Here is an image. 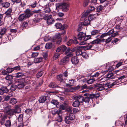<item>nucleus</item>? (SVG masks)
<instances>
[{"label":"nucleus","mask_w":127,"mask_h":127,"mask_svg":"<svg viewBox=\"0 0 127 127\" xmlns=\"http://www.w3.org/2000/svg\"><path fill=\"white\" fill-rule=\"evenodd\" d=\"M3 108L6 114L10 116L21 112V108L17 105L16 106L14 109H11V106L9 104H7V105Z\"/></svg>","instance_id":"obj_1"},{"label":"nucleus","mask_w":127,"mask_h":127,"mask_svg":"<svg viewBox=\"0 0 127 127\" xmlns=\"http://www.w3.org/2000/svg\"><path fill=\"white\" fill-rule=\"evenodd\" d=\"M90 35H86V33L83 32H80L77 36L76 39L79 40H84L86 41L88 39H90L91 38Z\"/></svg>","instance_id":"obj_2"},{"label":"nucleus","mask_w":127,"mask_h":127,"mask_svg":"<svg viewBox=\"0 0 127 127\" xmlns=\"http://www.w3.org/2000/svg\"><path fill=\"white\" fill-rule=\"evenodd\" d=\"M31 15V11L29 9H27L25 11L24 13L21 15L18 19L20 21H22L25 20L27 18L29 17Z\"/></svg>","instance_id":"obj_3"},{"label":"nucleus","mask_w":127,"mask_h":127,"mask_svg":"<svg viewBox=\"0 0 127 127\" xmlns=\"http://www.w3.org/2000/svg\"><path fill=\"white\" fill-rule=\"evenodd\" d=\"M75 118L74 115L72 113H68L65 118L64 121L66 124H69L71 121L73 120Z\"/></svg>","instance_id":"obj_4"},{"label":"nucleus","mask_w":127,"mask_h":127,"mask_svg":"<svg viewBox=\"0 0 127 127\" xmlns=\"http://www.w3.org/2000/svg\"><path fill=\"white\" fill-rule=\"evenodd\" d=\"M42 15V14H34V18L32 20L33 23H36L39 22L41 19L40 17Z\"/></svg>","instance_id":"obj_5"},{"label":"nucleus","mask_w":127,"mask_h":127,"mask_svg":"<svg viewBox=\"0 0 127 127\" xmlns=\"http://www.w3.org/2000/svg\"><path fill=\"white\" fill-rule=\"evenodd\" d=\"M74 51L73 50H71L69 48H67L65 53V54L66 55L65 57L68 58L69 57L73 56L74 55L73 53Z\"/></svg>","instance_id":"obj_6"},{"label":"nucleus","mask_w":127,"mask_h":127,"mask_svg":"<svg viewBox=\"0 0 127 127\" xmlns=\"http://www.w3.org/2000/svg\"><path fill=\"white\" fill-rule=\"evenodd\" d=\"M66 47L64 45H61L57 48L56 50V52L61 54L63 52L65 51L66 50Z\"/></svg>","instance_id":"obj_7"},{"label":"nucleus","mask_w":127,"mask_h":127,"mask_svg":"<svg viewBox=\"0 0 127 127\" xmlns=\"http://www.w3.org/2000/svg\"><path fill=\"white\" fill-rule=\"evenodd\" d=\"M46 16V17L47 22L48 25H50L53 24L54 22V19L52 18V15H51L47 16L46 15H45L44 16Z\"/></svg>","instance_id":"obj_8"},{"label":"nucleus","mask_w":127,"mask_h":127,"mask_svg":"<svg viewBox=\"0 0 127 127\" xmlns=\"http://www.w3.org/2000/svg\"><path fill=\"white\" fill-rule=\"evenodd\" d=\"M25 82V79L23 78L20 80L19 82L18 85H17V88L21 89L25 86L24 83Z\"/></svg>","instance_id":"obj_9"},{"label":"nucleus","mask_w":127,"mask_h":127,"mask_svg":"<svg viewBox=\"0 0 127 127\" xmlns=\"http://www.w3.org/2000/svg\"><path fill=\"white\" fill-rule=\"evenodd\" d=\"M105 39L103 38H98L94 40L90 43V44L94 45V44H97L101 42L104 41Z\"/></svg>","instance_id":"obj_10"},{"label":"nucleus","mask_w":127,"mask_h":127,"mask_svg":"<svg viewBox=\"0 0 127 127\" xmlns=\"http://www.w3.org/2000/svg\"><path fill=\"white\" fill-rule=\"evenodd\" d=\"M73 98L75 100H76L80 103L83 102L84 97L82 96H74Z\"/></svg>","instance_id":"obj_11"},{"label":"nucleus","mask_w":127,"mask_h":127,"mask_svg":"<svg viewBox=\"0 0 127 127\" xmlns=\"http://www.w3.org/2000/svg\"><path fill=\"white\" fill-rule=\"evenodd\" d=\"M51 5V4L49 3H48L45 6V9H44V11H43L42 13L43 14V16H44L46 14H45V13H49V12H50V10L49 7V6Z\"/></svg>","instance_id":"obj_12"},{"label":"nucleus","mask_w":127,"mask_h":127,"mask_svg":"<svg viewBox=\"0 0 127 127\" xmlns=\"http://www.w3.org/2000/svg\"><path fill=\"white\" fill-rule=\"evenodd\" d=\"M94 86L96 88L97 90L98 91H102L105 89L104 85L102 84L97 83Z\"/></svg>","instance_id":"obj_13"},{"label":"nucleus","mask_w":127,"mask_h":127,"mask_svg":"<svg viewBox=\"0 0 127 127\" xmlns=\"http://www.w3.org/2000/svg\"><path fill=\"white\" fill-rule=\"evenodd\" d=\"M69 58L64 57L63 59H61L60 62L59 64L60 65H64L67 64L69 62Z\"/></svg>","instance_id":"obj_14"},{"label":"nucleus","mask_w":127,"mask_h":127,"mask_svg":"<svg viewBox=\"0 0 127 127\" xmlns=\"http://www.w3.org/2000/svg\"><path fill=\"white\" fill-rule=\"evenodd\" d=\"M69 5L67 3H63V4L62 10L63 12L67 11L69 10Z\"/></svg>","instance_id":"obj_15"},{"label":"nucleus","mask_w":127,"mask_h":127,"mask_svg":"<svg viewBox=\"0 0 127 127\" xmlns=\"http://www.w3.org/2000/svg\"><path fill=\"white\" fill-rule=\"evenodd\" d=\"M56 28L57 29L64 30L66 28V26L65 25H62V24L60 23H57L55 25Z\"/></svg>","instance_id":"obj_16"},{"label":"nucleus","mask_w":127,"mask_h":127,"mask_svg":"<svg viewBox=\"0 0 127 127\" xmlns=\"http://www.w3.org/2000/svg\"><path fill=\"white\" fill-rule=\"evenodd\" d=\"M72 63L74 64H77L79 62V60L77 56H74L72 57L71 59Z\"/></svg>","instance_id":"obj_17"},{"label":"nucleus","mask_w":127,"mask_h":127,"mask_svg":"<svg viewBox=\"0 0 127 127\" xmlns=\"http://www.w3.org/2000/svg\"><path fill=\"white\" fill-rule=\"evenodd\" d=\"M12 11V8H9L8 9L5 13L6 15L5 17H11Z\"/></svg>","instance_id":"obj_18"},{"label":"nucleus","mask_w":127,"mask_h":127,"mask_svg":"<svg viewBox=\"0 0 127 127\" xmlns=\"http://www.w3.org/2000/svg\"><path fill=\"white\" fill-rule=\"evenodd\" d=\"M82 46H79L77 47V50L76 51V54L77 56L82 55L83 53L81 51V49H83Z\"/></svg>","instance_id":"obj_19"},{"label":"nucleus","mask_w":127,"mask_h":127,"mask_svg":"<svg viewBox=\"0 0 127 127\" xmlns=\"http://www.w3.org/2000/svg\"><path fill=\"white\" fill-rule=\"evenodd\" d=\"M78 43V42L76 40H73L70 39L67 42V45L70 46L73 43L77 44Z\"/></svg>","instance_id":"obj_20"},{"label":"nucleus","mask_w":127,"mask_h":127,"mask_svg":"<svg viewBox=\"0 0 127 127\" xmlns=\"http://www.w3.org/2000/svg\"><path fill=\"white\" fill-rule=\"evenodd\" d=\"M14 3H21L20 4L21 5L22 7H24L26 5V3L24 2H22L21 0H11Z\"/></svg>","instance_id":"obj_21"},{"label":"nucleus","mask_w":127,"mask_h":127,"mask_svg":"<svg viewBox=\"0 0 127 127\" xmlns=\"http://www.w3.org/2000/svg\"><path fill=\"white\" fill-rule=\"evenodd\" d=\"M8 92L7 89L5 87H3L0 89V95H2L4 93Z\"/></svg>","instance_id":"obj_22"},{"label":"nucleus","mask_w":127,"mask_h":127,"mask_svg":"<svg viewBox=\"0 0 127 127\" xmlns=\"http://www.w3.org/2000/svg\"><path fill=\"white\" fill-rule=\"evenodd\" d=\"M46 99V97L45 96H41L38 99V101L40 103H43L44 102Z\"/></svg>","instance_id":"obj_23"},{"label":"nucleus","mask_w":127,"mask_h":127,"mask_svg":"<svg viewBox=\"0 0 127 127\" xmlns=\"http://www.w3.org/2000/svg\"><path fill=\"white\" fill-rule=\"evenodd\" d=\"M7 118L6 116H4L1 119L0 121V123L1 125H4L5 124L4 122Z\"/></svg>","instance_id":"obj_24"},{"label":"nucleus","mask_w":127,"mask_h":127,"mask_svg":"<svg viewBox=\"0 0 127 127\" xmlns=\"http://www.w3.org/2000/svg\"><path fill=\"white\" fill-rule=\"evenodd\" d=\"M43 58L42 57H39L35 58L34 60V62L35 63H39L42 61Z\"/></svg>","instance_id":"obj_25"},{"label":"nucleus","mask_w":127,"mask_h":127,"mask_svg":"<svg viewBox=\"0 0 127 127\" xmlns=\"http://www.w3.org/2000/svg\"><path fill=\"white\" fill-rule=\"evenodd\" d=\"M113 75V74L112 73H108L106 76V78L107 79H112L114 78Z\"/></svg>","instance_id":"obj_26"},{"label":"nucleus","mask_w":127,"mask_h":127,"mask_svg":"<svg viewBox=\"0 0 127 127\" xmlns=\"http://www.w3.org/2000/svg\"><path fill=\"white\" fill-rule=\"evenodd\" d=\"M50 88H54L58 87V86L54 82H52L49 85Z\"/></svg>","instance_id":"obj_27"},{"label":"nucleus","mask_w":127,"mask_h":127,"mask_svg":"<svg viewBox=\"0 0 127 127\" xmlns=\"http://www.w3.org/2000/svg\"><path fill=\"white\" fill-rule=\"evenodd\" d=\"M91 44H90V45L89 44L85 46H82L83 47V49H84L85 50L90 49L92 47L93 45Z\"/></svg>","instance_id":"obj_28"},{"label":"nucleus","mask_w":127,"mask_h":127,"mask_svg":"<svg viewBox=\"0 0 127 127\" xmlns=\"http://www.w3.org/2000/svg\"><path fill=\"white\" fill-rule=\"evenodd\" d=\"M24 75V74L22 72H18L15 74V77L16 78H20Z\"/></svg>","instance_id":"obj_29"},{"label":"nucleus","mask_w":127,"mask_h":127,"mask_svg":"<svg viewBox=\"0 0 127 127\" xmlns=\"http://www.w3.org/2000/svg\"><path fill=\"white\" fill-rule=\"evenodd\" d=\"M58 92L57 91H53L52 92H50V91H46V95H56V94Z\"/></svg>","instance_id":"obj_30"},{"label":"nucleus","mask_w":127,"mask_h":127,"mask_svg":"<svg viewBox=\"0 0 127 127\" xmlns=\"http://www.w3.org/2000/svg\"><path fill=\"white\" fill-rule=\"evenodd\" d=\"M58 79L61 82H63L64 81V77L62 74H60L57 76Z\"/></svg>","instance_id":"obj_31"},{"label":"nucleus","mask_w":127,"mask_h":127,"mask_svg":"<svg viewBox=\"0 0 127 127\" xmlns=\"http://www.w3.org/2000/svg\"><path fill=\"white\" fill-rule=\"evenodd\" d=\"M4 125L6 127H10L11 125V122L10 120H6Z\"/></svg>","instance_id":"obj_32"},{"label":"nucleus","mask_w":127,"mask_h":127,"mask_svg":"<svg viewBox=\"0 0 127 127\" xmlns=\"http://www.w3.org/2000/svg\"><path fill=\"white\" fill-rule=\"evenodd\" d=\"M52 46V44L51 43H48L46 44L45 47L47 49H50Z\"/></svg>","instance_id":"obj_33"},{"label":"nucleus","mask_w":127,"mask_h":127,"mask_svg":"<svg viewBox=\"0 0 127 127\" xmlns=\"http://www.w3.org/2000/svg\"><path fill=\"white\" fill-rule=\"evenodd\" d=\"M56 9L58 10L59 9H62V8L63 4H61L59 3H56L55 4Z\"/></svg>","instance_id":"obj_34"},{"label":"nucleus","mask_w":127,"mask_h":127,"mask_svg":"<svg viewBox=\"0 0 127 127\" xmlns=\"http://www.w3.org/2000/svg\"><path fill=\"white\" fill-rule=\"evenodd\" d=\"M17 102V99L15 98H13L11 99L10 101V103L12 104H15Z\"/></svg>","instance_id":"obj_35"},{"label":"nucleus","mask_w":127,"mask_h":127,"mask_svg":"<svg viewBox=\"0 0 127 127\" xmlns=\"http://www.w3.org/2000/svg\"><path fill=\"white\" fill-rule=\"evenodd\" d=\"M80 104V103L77 100H75L72 104V105L74 107H78Z\"/></svg>","instance_id":"obj_36"},{"label":"nucleus","mask_w":127,"mask_h":127,"mask_svg":"<svg viewBox=\"0 0 127 127\" xmlns=\"http://www.w3.org/2000/svg\"><path fill=\"white\" fill-rule=\"evenodd\" d=\"M83 24L84 26H87L90 24V21L88 19H86L85 20L84 22L83 23Z\"/></svg>","instance_id":"obj_37"},{"label":"nucleus","mask_w":127,"mask_h":127,"mask_svg":"<svg viewBox=\"0 0 127 127\" xmlns=\"http://www.w3.org/2000/svg\"><path fill=\"white\" fill-rule=\"evenodd\" d=\"M10 4L8 2H6L2 4V7L5 8H7L10 6Z\"/></svg>","instance_id":"obj_38"},{"label":"nucleus","mask_w":127,"mask_h":127,"mask_svg":"<svg viewBox=\"0 0 127 127\" xmlns=\"http://www.w3.org/2000/svg\"><path fill=\"white\" fill-rule=\"evenodd\" d=\"M119 80H118V79L117 80L115 81V82L113 83L112 84H110L111 86H113L114 85H118L119 84L121 83V82H120V81H119Z\"/></svg>","instance_id":"obj_39"},{"label":"nucleus","mask_w":127,"mask_h":127,"mask_svg":"<svg viewBox=\"0 0 127 127\" xmlns=\"http://www.w3.org/2000/svg\"><path fill=\"white\" fill-rule=\"evenodd\" d=\"M103 6L100 5L96 7V10L97 12H99L103 9Z\"/></svg>","instance_id":"obj_40"},{"label":"nucleus","mask_w":127,"mask_h":127,"mask_svg":"<svg viewBox=\"0 0 127 127\" xmlns=\"http://www.w3.org/2000/svg\"><path fill=\"white\" fill-rule=\"evenodd\" d=\"M25 113L27 114L31 115L32 114V110L31 109H27L25 111Z\"/></svg>","instance_id":"obj_41"},{"label":"nucleus","mask_w":127,"mask_h":127,"mask_svg":"<svg viewBox=\"0 0 127 127\" xmlns=\"http://www.w3.org/2000/svg\"><path fill=\"white\" fill-rule=\"evenodd\" d=\"M23 115L22 114H21L19 115L18 119V121L19 122H23Z\"/></svg>","instance_id":"obj_42"},{"label":"nucleus","mask_w":127,"mask_h":127,"mask_svg":"<svg viewBox=\"0 0 127 127\" xmlns=\"http://www.w3.org/2000/svg\"><path fill=\"white\" fill-rule=\"evenodd\" d=\"M17 88V85L14 84L11 85L10 89L11 91H15Z\"/></svg>","instance_id":"obj_43"},{"label":"nucleus","mask_w":127,"mask_h":127,"mask_svg":"<svg viewBox=\"0 0 127 127\" xmlns=\"http://www.w3.org/2000/svg\"><path fill=\"white\" fill-rule=\"evenodd\" d=\"M88 14V13L87 12H86L81 17V19H85L86 18V17L87 16Z\"/></svg>","instance_id":"obj_44"},{"label":"nucleus","mask_w":127,"mask_h":127,"mask_svg":"<svg viewBox=\"0 0 127 127\" xmlns=\"http://www.w3.org/2000/svg\"><path fill=\"white\" fill-rule=\"evenodd\" d=\"M2 36L6 32V29L4 28H3L0 31Z\"/></svg>","instance_id":"obj_45"},{"label":"nucleus","mask_w":127,"mask_h":127,"mask_svg":"<svg viewBox=\"0 0 127 127\" xmlns=\"http://www.w3.org/2000/svg\"><path fill=\"white\" fill-rule=\"evenodd\" d=\"M13 78V76L11 75H8L5 77L6 79L8 80H11Z\"/></svg>","instance_id":"obj_46"},{"label":"nucleus","mask_w":127,"mask_h":127,"mask_svg":"<svg viewBox=\"0 0 127 127\" xmlns=\"http://www.w3.org/2000/svg\"><path fill=\"white\" fill-rule=\"evenodd\" d=\"M43 73V72L42 71H40L38 72L36 75V78H38L41 77Z\"/></svg>","instance_id":"obj_47"},{"label":"nucleus","mask_w":127,"mask_h":127,"mask_svg":"<svg viewBox=\"0 0 127 127\" xmlns=\"http://www.w3.org/2000/svg\"><path fill=\"white\" fill-rule=\"evenodd\" d=\"M83 57L85 59H87L88 57V55L86 52H83L82 54Z\"/></svg>","instance_id":"obj_48"},{"label":"nucleus","mask_w":127,"mask_h":127,"mask_svg":"<svg viewBox=\"0 0 127 127\" xmlns=\"http://www.w3.org/2000/svg\"><path fill=\"white\" fill-rule=\"evenodd\" d=\"M90 100V98L89 97H84L83 101L87 103H88Z\"/></svg>","instance_id":"obj_49"},{"label":"nucleus","mask_w":127,"mask_h":127,"mask_svg":"<svg viewBox=\"0 0 127 127\" xmlns=\"http://www.w3.org/2000/svg\"><path fill=\"white\" fill-rule=\"evenodd\" d=\"M83 26L84 25H83V24H82V23H81L79 24L78 26V28L77 30L78 32H79L82 30Z\"/></svg>","instance_id":"obj_50"},{"label":"nucleus","mask_w":127,"mask_h":127,"mask_svg":"<svg viewBox=\"0 0 127 127\" xmlns=\"http://www.w3.org/2000/svg\"><path fill=\"white\" fill-rule=\"evenodd\" d=\"M98 33V31L97 30H93L91 32V34L93 35H96Z\"/></svg>","instance_id":"obj_51"},{"label":"nucleus","mask_w":127,"mask_h":127,"mask_svg":"<svg viewBox=\"0 0 127 127\" xmlns=\"http://www.w3.org/2000/svg\"><path fill=\"white\" fill-rule=\"evenodd\" d=\"M126 77V75H123L119 77H118V80H120V82L122 83V80L125 78Z\"/></svg>","instance_id":"obj_52"},{"label":"nucleus","mask_w":127,"mask_h":127,"mask_svg":"<svg viewBox=\"0 0 127 127\" xmlns=\"http://www.w3.org/2000/svg\"><path fill=\"white\" fill-rule=\"evenodd\" d=\"M51 103L54 105H57L59 103L57 100H53L51 101Z\"/></svg>","instance_id":"obj_53"},{"label":"nucleus","mask_w":127,"mask_h":127,"mask_svg":"<svg viewBox=\"0 0 127 127\" xmlns=\"http://www.w3.org/2000/svg\"><path fill=\"white\" fill-rule=\"evenodd\" d=\"M95 81L94 79H90L87 81V82L88 84H91L93 83Z\"/></svg>","instance_id":"obj_54"},{"label":"nucleus","mask_w":127,"mask_h":127,"mask_svg":"<svg viewBox=\"0 0 127 127\" xmlns=\"http://www.w3.org/2000/svg\"><path fill=\"white\" fill-rule=\"evenodd\" d=\"M38 55V53L37 52L32 53V57L33 58L37 57Z\"/></svg>","instance_id":"obj_55"},{"label":"nucleus","mask_w":127,"mask_h":127,"mask_svg":"<svg viewBox=\"0 0 127 127\" xmlns=\"http://www.w3.org/2000/svg\"><path fill=\"white\" fill-rule=\"evenodd\" d=\"M14 69L13 68L8 67L7 69V71L8 73L11 72Z\"/></svg>","instance_id":"obj_56"},{"label":"nucleus","mask_w":127,"mask_h":127,"mask_svg":"<svg viewBox=\"0 0 127 127\" xmlns=\"http://www.w3.org/2000/svg\"><path fill=\"white\" fill-rule=\"evenodd\" d=\"M114 31V29H112L109 31L107 32L106 33L107 35H109L113 33Z\"/></svg>","instance_id":"obj_57"},{"label":"nucleus","mask_w":127,"mask_h":127,"mask_svg":"<svg viewBox=\"0 0 127 127\" xmlns=\"http://www.w3.org/2000/svg\"><path fill=\"white\" fill-rule=\"evenodd\" d=\"M89 0H85L83 3V6L84 7H86L88 5Z\"/></svg>","instance_id":"obj_58"},{"label":"nucleus","mask_w":127,"mask_h":127,"mask_svg":"<svg viewBox=\"0 0 127 127\" xmlns=\"http://www.w3.org/2000/svg\"><path fill=\"white\" fill-rule=\"evenodd\" d=\"M37 3L35 1L34 2L33 4H31L30 5V6L32 8H34L35 7Z\"/></svg>","instance_id":"obj_59"},{"label":"nucleus","mask_w":127,"mask_h":127,"mask_svg":"<svg viewBox=\"0 0 127 127\" xmlns=\"http://www.w3.org/2000/svg\"><path fill=\"white\" fill-rule=\"evenodd\" d=\"M28 23L27 22H24L23 23L22 26L23 28H26L28 26Z\"/></svg>","instance_id":"obj_60"},{"label":"nucleus","mask_w":127,"mask_h":127,"mask_svg":"<svg viewBox=\"0 0 127 127\" xmlns=\"http://www.w3.org/2000/svg\"><path fill=\"white\" fill-rule=\"evenodd\" d=\"M94 18V17L93 15H90L88 17V19L90 21L93 20Z\"/></svg>","instance_id":"obj_61"},{"label":"nucleus","mask_w":127,"mask_h":127,"mask_svg":"<svg viewBox=\"0 0 127 127\" xmlns=\"http://www.w3.org/2000/svg\"><path fill=\"white\" fill-rule=\"evenodd\" d=\"M108 79H107L106 77H103L100 79V80L101 81V82H105Z\"/></svg>","instance_id":"obj_62"},{"label":"nucleus","mask_w":127,"mask_h":127,"mask_svg":"<svg viewBox=\"0 0 127 127\" xmlns=\"http://www.w3.org/2000/svg\"><path fill=\"white\" fill-rule=\"evenodd\" d=\"M60 54V53H56L54 56V58L55 59H57L58 57L59 56Z\"/></svg>","instance_id":"obj_63"},{"label":"nucleus","mask_w":127,"mask_h":127,"mask_svg":"<svg viewBox=\"0 0 127 127\" xmlns=\"http://www.w3.org/2000/svg\"><path fill=\"white\" fill-rule=\"evenodd\" d=\"M81 89H88V87L87 86V85L86 84H85L83 85H82L81 87Z\"/></svg>","instance_id":"obj_64"}]
</instances>
